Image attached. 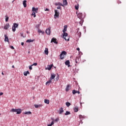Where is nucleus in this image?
<instances>
[{"instance_id":"1","label":"nucleus","mask_w":126,"mask_h":126,"mask_svg":"<svg viewBox=\"0 0 126 126\" xmlns=\"http://www.w3.org/2000/svg\"><path fill=\"white\" fill-rule=\"evenodd\" d=\"M11 112H15V113H17V115H20L21 113L22 112V110L20 109H12L11 110Z\"/></svg>"},{"instance_id":"2","label":"nucleus","mask_w":126,"mask_h":126,"mask_svg":"<svg viewBox=\"0 0 126 126\" xmlns=\"http://www.w3.org/2000/svg\"><path fill=\"white\" fill-rule=\"evenodd\" d=\"M66 52L65 51H62L61 54L60 55V59L61 60H63L64 59V56H66Z\"/></svg>"},{"instance_id":"3","label":"nucleus","mask_w":126,"mask_h":126,"mask_svg":"<svg viewBox=\"0 0 126 126\" xmlns=\"http://www.w3.org/2000/svg\"><path fill=\"white\" fill-rule=\"evenodd\" d=\"M67 36H68L67 33L65 32H63V39H64V40H65V41H69V38L66 39V37H67Z\"/></svg>"},{"instance_id":"4","label":"nucleus","mask_w":126,"mask_h":126,"mask_svg":"<svg viewBox=\"0 0 126 126\" xmlns=\"http://www.w3.org/2000/svg\"><path fill=\"white\" fill-rule=\"evenodd\" d=\"M55 14L54 15V18L56 19L57 17H59L60 16V12H58L57 10H55Z\"/></svg>"},{"instance_id":"5","label":"nucleus","mask_w":126,"mask_h":126,"mask_svg":"<svg viewBox=\"0 0 126 126\" xmlns=\"http://www.w3.org/2000/svg\"><path fill=\"white\" fill-rule=\"evenodd\" d=\"M54 43L55 44H58V41H57V38L53 37L51 39V43Z\"/></svg>"},{"instance_id":"6","label":"nucleus","mask_w":126,"mask_h":126,"mask_svg":"<svg viewBox=\"0 0 126 126\" xmlns=\"http://www.w3.org/2000/svg\"><path fill=\"white\" fill-rule=\"evenodd\" d=\"M45 32L47 35H50L51 34V27H49L48 29H46Z\"/></svg>"},{"instance_id":"7","label":"nucleus","mask_w":126,"mask_h":126,"mask_svg":"<svg viewBox=\"0 0 126 126\" xmlns=\"http://www.w3.org/2000/svg\"><path fill=\"white\" fill-rule=\"evenodd\" d=\"M75 63H80V56H78L76 57L75 59Z\"/></svg>"},{"instance_id":"8","label":"nucleus","mask_w":126,"mask_h":126,"mask_svg":"<svg viewBox=\"0 0 126 126\" xmlns=\"http://www.w3.org/2000/svg\"><path fill=\"white\" fill-rule=\"evenodd\" d=\"M77 93L78 94H80V92L79 91H76L75 90H73L72 91V94L74 95V94H76Z\"/></svg>"},{"instance_id":"9","label":"nucleus","mask_w":126,"mask_h":126,"mask_svg":"<svg viewBox=\"0 0 126 126\" xmlns=\"http://www.w3.org/2000/svg\"><path fill=\"white\" fill-rule=\"evenodd\" d=\"M32 11H33L34 12H36L37 13L38 12V8H35L34 7H33L32 8Z\"/></svg>"},{"instance_id":"10","label":"nucleus","mask_w":126,"mask_h":126,"mask_svg":"<svg viewBox=\"0 0 126 126\" xmlns=\"http://www.w3.org/2000/svg\"><path fill=\"white\" fill-rule=\"evenodd\" d=\"M53 64L48 65V67L46 68V69H47L48 70H51V69H52V67H53Z\"/></svg>"},{"instance_id":"11","label":"nucleus","mask_w":126,"mask_h":126,"mask_svg":"<svg viewBox=\"0 0 126 126\" xmlns=\"http://www.w3.org/2000/svg\"><path fill=\"white\" fill-rule=\"evenodd\" d=\"M55 77H56V75L55 74H51L50 80L52 81L55 79Z\"/></svg>"},{"instance_id":"12","label":"nucleus","mask_w":126,"mask_h":126,"mask_svg":"<svg viewBox=\"0 0 126 126\" xmlns=\"http://www.w3.org/2000/svg\"><path fill=\"white\" fill-rule=\"evenodd\" d=\"M69 63H70L69 60H67V61H65V65H68V67H69V66H70V65H69Z\"/></svg>"},{"instance_id":"13","label":"nucleus","mask_w":126,"mask_h":126,"mask_svg":"<svg viewBox=\"0 0 126 126\" xmlns=\"http://www.w3.org/2000/svg\"><path fill=\"white\" fill-rule=\"evenodd\" d=\"M77 16H78V18H79V19H81V18H82V16H83L82 13H79L77 14Z\"/></svg>"},{"instance_id":"14","label":"nucleus","mask_w":126,"mask_h":126,"mask_svg":"<svg viewBox=\"0 0 126 126\" xmlns=\"http://www.w3.org/2000/svg\"><path fill=\"white\" fill-rule=\"evenodd\" d=\"M9 24H7L4 27V29H5V30H7V29H8V28H9Z\"/></svg>"},{"instance_id":"15","label":"nucleus","mask_w":126,"mask_h":126,"mask_svg":"<svg viewBox=\"0 0 126 126\" xmlns=\"http://www.w3.org/2000/svg\"><path fill=\"white\" fill-rule=\"evenodd\" d=\"M55 5L59 6H63V5L61 2H57L55 3Z\"/></svg>"},{"instance_id":"16","label":"nucleus","mask_w":126,"mask_h":126,"mask_svg":"<svg viewBox=\"0 0 126 126\" xmlns=\"http://www.w3.org/2000/svg\"><path fill=\"white\" fill-rule=\"evenodd\" d=\"M44 53L45 55H48L49 54V49L47 48H46L44 51Z\"/></svg>"},{"instance_id":"17","label":"nucleus","mask_w":126,"mask_h":126,"mask_svg":"<svg viewBox=\"0 0 126 126\" xmlns=\"http://www.w3.org/2000/svg\"><path fill=\"white\" fill-rule=\"evenodd\" d=\"M4 37H5V38H4L5 42H8L9 41L8 36H7V35L5 34Z\"/></svg>"},{"instance_id":"18","label":"nucleus","mask_w":126,"mask_h":126,"mask_svg":"<svg viewBox=\"0 0 126 126\" xmlns=\"http://www.w3.org/2000/svg\"><path fill=\"white\" fill-rule=\"evenodd\" d=\"M26 2H27V1L26 0H24L23 2V4L24 7H26V6H27V4H26Z\"/></svg>"},{"instance_id":"19","label":"nucleus","mask_w":126,"mask_h":126,"mask_svg":"<svg viewBox=\"0 0 126 126\" xmlns=\"http://www.w3.org/2000/svg\"><path fill=\"white\" fill-rule=\"evenodd\" d=\"M66 29H67V26L65 25L64 26V29H63V33L65 32V31H66Z\"/></svg>"},{"instance_id":"20","label":"nucleus","mask_w":126,"mask_h":126,"mask_svg":"<svg viewBox=\"0 0 126 126\" xmlns=\"http://www.w3.org/2000/svg\"><path fill=\"white\" fill-rule=\"evenodd\" d=\"M73 109H74L75 113H77V112H78V107L76 106V107H74Z\"/></svg>"},{"instance_id":"21","label":"nucleus","mask_w":126,"mask_h":126,"mask_svg":"<svg viewBox=\"0 0 126 126\" xmlns=\"http://www.w3.org/2000/svg\"><path fill=\"white\" fill-rule=\"evenodd\" d=\"M79 118L80 120H82L83 119H85V116H83L82 115H80L79 116Z\"/></svg>"},{"instance_id":"22","label":"nucleus","mask_w":126,"mask_h":126,"mask_svg":"<svg viewBox=\"0 0 126 126\" xmlns=\"http://www.w3.org/2000/svg\"><path fill=\"white\" fill-rule=\"evenodd\" d=\"M51 83H52V81L50 79V80L46 82V85H50V84H51Z\"/></svg>"},{"instance_id":"23","label":"nucleus","mask_w":126,"mask_h":126,"mask_svg":"<svg viewBox=\"0 0 126 126\" xmlns=\"http://www.w3.org/2000/svg\"><path fill=\"white\" fill-rule=\"evenodd\" d=\"M70 85H67L66 89H65V91H66V92H67L68 91H69V87H70Z\"/></svg>"},{"instance_id":"24","label":"nucleus","mask_w":126,"mask_h":126,"mask_svg":"<svg viewBox=\"0 0 126 126\" xmlns=\"http://www.w3.org/2000/svg\"><path fill=\"white\" fill-rule=\"evenodd\" d=\"M30 74L29 71L24 72V75H25V76H27V74Z\"/></svg>"},{"instance_id":"25","label":"nucleus","mask_w":126,"mask_h":126,"mask_svg":"<svg viewBox=\"0 0 126 126\" xmlns=\"http://www.w3.org/2000/svg\"><path fill=\"white\" fill-rule=\"evenodd\" d=\"M60 114H63V107H61L60 110Z\"/></svg>"},{"instance_id":"26","label":"nucleus","mask_w":126,"mask_h":126,"mask_svg":"<svg viewBox=\"0 0 126 126\" xmlns=\"http://www.w3.org/2000/svg\"><path fill=\"white\" fill-rule=\"evenodd\" d=\"M44 103L45 104H50V100H49L48 99H45Z\"/></svg>"},{"instance_id":"27","label":"nucleus","mask_w":126,"mask_h":126,"mask_svg":"<svg viewBox=\"0 0 126 126\" xmlns=\"http://www.w3.org/2000/svg\"><path fill=\"white\" fill-rule=\"evenodd\" d=\"M67 4V1L66 0L63 1V5H66Z\"/></svg>"},{"instance_id":"28","label":"nucleus","mask_w":126,"mask_h":126,"mask_svg":"<svg viewBox=\"0 0 126 126\" xmlns=\"http://www.w3.org/2000/svg\"><path fill=\"white\" fill-rule=\"evenodd\" d=\"M34 40L32 39H28L26 42L27 43H31V42H33Z\"/></svg>"},{"instance_id":"29","label":"nucleus","mask_w":126,"mask_h":126,"mask_svg":"<svg viewBox=\"0 0 126 126\" xmlns=\"http://www.w3.org/2000/svg\"><path fill=\"white\" fill-rule=\"evenodd\" d=\"M32 16H33V17H34V18L36 17V13H35V12L32 11Z\"/></svg>"},{"instance_id":"30","label":"nucleus","mask_w":126,"mask_h":126,"mask_svg":"<svg viewBox=\"0 0 126 126\" xmlns=\"http://www.w3.org/2000/svg\"><path fill=\"white\" fill-rule=\"evenodd\" d=\"M12 29L13 32H15V31H16V28H15V27L13 26Z\"/></svg>"},{"instance_id":"31","label":"nucleus","mask_w":126,"mask_h":126,"mask_svg":"<svg viewBox=\"0 0 126 126\" xmlns=\"http://www.w3.org/2000/svg\"><path fill=\"white\" fill-rule=\"evenodd\" d=\"M65 105H66V106H67V107H69V106H70L71 104H70V103H69L68 102H66L65 103Z\"/></svg>"},{"instance_id":"32","label":"nucleus","mask_w":126,"mask_h":126,"mask_svg":"<svg viewBox=\"0 0 126 126\" xmlns=\"http://www.w3.org/2000/svg\"><path fill=\"white\" fill-rule=\"evenodd\" d=\"M13 26L16 28H17L18 27V24H16V23H14L13 24Z\"/></svg>"},{"instance_id":"33","label":"nucleus","mask_w":126,"mask_h":126,"mask_svg":"<svg viewBox=\"0 0 126 126\" xmlns=\"http://www.w3.org/2000/svg\"><path fill=\"white\" fill-rule=\"evenodd\" d=\"M5 17H6L5 21H6V22H7V21H8V19H9L8 16V15H6Z\"/></svg>"},{"instance_id":"34","label":"nucleus","mask_w":126,"mask_h":126,"mask_svg":"<svg viewBox=\"0 0 126 126\" xmlns=\"http://www.w3.org/2000/svg\"><path fill=\"white\" fill-rule=\"evenodd\" d=\"M67 115H70V112H69V111H66L65 113V116H67Z\"/></svg>"},{"instance_id":"35","label":"nucleus","mask_w":126,"mask_h":126,"mask_svg":"<svg viewBox=\"0 0 126 126\" xmlns=\"http://www.w3.org/2000/svg\"><path fill=\"white\" fill-rule=\"evenodd\" d=\"M75 9H76V10H78V8H79V5H75Z\"/></svg>"},{"instance_id":"36","label":"nucleus","mask_w":126,"mask_h":126,"mask_svg":"<svg viewBox=\"0 0 126 126\" xmlns=\"http://www.w3.org/2000/svg\"><path fill=\"white\" fill-rule=\"evenodd\" d=\"M54 124H55V123H54V121H52L51 124H49V125H48L47 126H54Z\"/></svg>"},{"instance_id":"37","label":"nucleus","mask_w":126,"mask_h":126,"mask_svg":"<svg viewBox=\"0 0 126 126\" xmlns=\"http://www.w3.org/2000/svg\"><path fill=\"white\" fill-rule=\"evenodd\" d=\"M38 33H42V34H44V33H45V32H42V31H41V30H38Z\"/></svg>"},{"instance_id":"38","label":"nucleus","mask_w":126,"mask_h":126,"mask_svg":"<svg viewBox=\"0 0 126 126\" xmlns=\"http://www.w3.org/2000/svg\"><path fill=\"white\" fill-rule=\"evenodd\" d=\"M25 114L26 115H30V114H32V113L31 112L29 111V112H26Z\"/></svg>"},{"instance_id":"39","label":"nucleus","mask_w":126,"mask_h":126,"mask_svg":"<svg viewBox=\"0 0 126 126\" xmlns=\"http://www.w3.org/2000/svg\"><path fill=\"white\" fill-rule=\"evenodd\" d=\"M32 66L33 65H32L29 66V69H30V70H32L33 69V68H32Z\"/></svg>"},{"instance_id":"40","label":"nucleus","mask_w":126,"mask_h":126,"mask_svg":"<svg viewBox=\"0 0 126 126\" xmlns=\"http://www.w3.org/2000/svg\"><path fill=\"white\" fill-rule=\"evenodd\" d=\"M58 121H60V119L59 118H57L54 121V122H55V123H57Z\"/></svg>"},{"instance_id":"41","label":"nucleus","mask_w":126,"mask_h":126,"mask_svg":"<svg viewBox=\"0 0 126 126\" xmlns=\"http://www.w3.org/2000/svg\"><path fill=\"white\" fill-rule=\"evenodd\" d=\"M34 107L35 108H39V106L37 104H34Z\"/></svg>"},{"instance_id":"42","label":"nucleus","mask_w":126,"mask_h":126,"mask_svg":"<svg viewBox=\"0 0 126 126\" xmlns=\"http://www.w3.org/2000/svg\"><path fill=\"white\" fill-rule=\"evenodd\" d=\"M37 63H33V64H32V66H33V65L36 66V65H37Z\"/></svg>"},{"instance_id":"43","label":"nucleus","mask_w":126,"mask_h":126,"mask_svg":"<svg viewBox=\"0 0 126 126\" xmlns=\"http://www.w3.org/2000/svg\"><path fill=\"white\" fill-rule=\"evenodd\" d=\"M62 7H61V6H58L57 7V9H61Z\"/></svg>"},{"instance_id":"44","label":"nucleus","mask_w":126,"mask_h":126,"mask_svg":"<svg viewBox=\"0 0 126 126\" xmlns=\"http://www.w3.org/2000/svg\"><path fill=\"white\" fill-rule=\"evenodd\" d=\"M50 10L48 8H46V9H45V11H49Z\"/></svg>"},{"instance_id":"45","label":"nucleus","mask_w":126,"mask_h":126,"mask_svg":"<svg viewBox=\"0 0 126 126\" xmlns=\"http://www.w3.org/2000/svg\"><path fill=\"white\" fill-rule=\"evenodd\" d=\"M3 95V93H0V96H2Z\"/></svg>"},{"instance_id":"46","label":"nucleus","mask_w":126,"mask_h":126,"mask_svg":"<svg viewBox=\"0 0 126 126\" xmlns=\"http://www.w3.org/2000/svg\"><path fill=\"white\" fill-rule=\"evenodd\" d=\"M11 49H12V50H14V47L13 46H11Z\"/></svg>"},{"instance_id":"47","label":"nucleus","mask_w":126,"mask_h":126,"mask_svg":"<svg viewBox=\"0 0 126 126\" xmlns=\"http://www.w3.org/2000/svg\"><path fill=\"white\" fill-rule=\"evenodd\" d=\"M59 75L57 76V78H56V79H57V80H58V79H59Z\"/></svg>"},{"instance_id":"48","label":"nucleus","mask_w":126,"mask_h":126,"mask_svg":"<svg viewBox=\"0 0 126 126\" xmlns=\"http://www.w3.org/2000/svg\"><path fill=\"white\" fill-rule=\"evenodd\" d=\"M38 106L39 107H42V106H43V105L42 104H39V105H38Z\"/></svg>"},{"instance_id":"49","label":"nucleus","mask_w":126,"mask_h":126,"mask_svg":"<svg viewBox=\"0 0 126 126\" xmlns=\"http://www.w3.org/2000/svg\"><path fill=\"white\" fill-rule=\"evenodd\" d=\"M21 45H22V46H24V42H22Z\"/></svg>"},{"instance_id":"50","label":"nucleus","mask_w":126,"mask_h":126,"mask_svg":"<svg viewBox=\"0 0 126 126\" xmlns=\"http://www.w3.org/2000/svg\"><path fill=\"white\" fill-rule=\"evenodd\" d=\"M77 51H80V49H79V48H77Z\"/></svg>"},{"instance_id":"51","label":"nucleus","mask_w":126,"mask_h":126,"mask_svg":"<svg viewBox=\"0 0 126 126\" xmlns=\"http://www.w3.org/2000/svg\"><path fill=\"white\" fill-rule=\"evenodd\" d=\"M12 67L13 68H14V65H12Z\"/></svg>"},{"instance_id":"52","label":"nucleus","mask_w":126,"mask_h":126,"mask_svg":"<svg viewBox=\"0 0 126 126\" xmlns=\"http://www.w3.org/2000/svg\"><path fill=\"white\" fill-rule=\"evenodd\" d=\"M1 74H2V75H4L3 72H2Z\"/></svg>"},{"instance_id":"53","label":"nucleus","mask_w":126,"mask_h":126,"mask_svg":"<svg viewBox=\"0 0 126 126\" xmlns=\"http://www.w3.org/2000/svg\"><path fill=\"white\" fill-rule=\"evenodd\" d=\"M80 35H81V32H79Z\"/></svg>"},{"instance_id":"54","label":"nucleus","mask_w":126,"mask_h":126,"mask_svg":"<svg viewBox=\"0 0 126 126\" xmlns=\"http://www.w3.org/2000/svg\"><path fill=\"white\" fill-rule=\"evenodd\" d=\"M1 114L0 113V116H1Z\"/></svg>"}]
</instances>
